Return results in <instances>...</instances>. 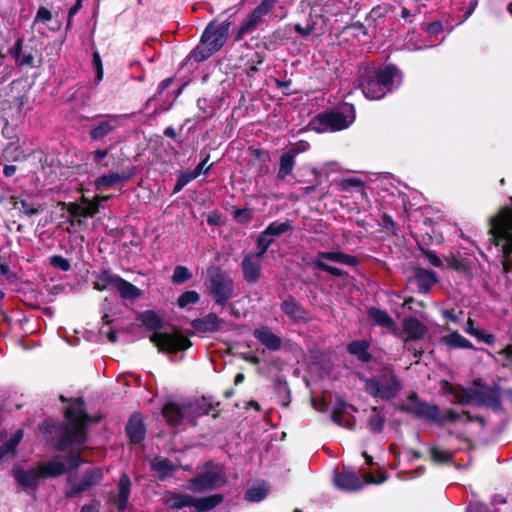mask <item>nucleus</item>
Masks as SVG:
<instances>
[{
	"label": "nucleus",
	"mask_w": 512,
	"mask_h": 512,
	"mask_svg": "<svg viewBox=\"0 0 512 512\" xmlns=\"http://www.w3.org/2000/svg\"><path fill=\"white\" fill-rule=\"evenodd\" d=\"M99 417L87 414L82 398L66 399V496L90 490L103 478L99 467L85 465L79 453L87 440V426Z\"/></svg>",
	"instance_id": "1"
},
{
	"label": "nucleus",
	"mask_w": 512,
	"mask_h": 512,
	"mask_svg": "<svg viewBox=\"0 0 512 512\" xmlns=\"http://www.w3.org/2000/svg\"><path fill=\"white\" fill-rule=\"evenodd\" d=\"M402 81L400 71L387 65L378 69H365L361 75L360 87L367 99L379 100L397 89Z\"/></svg>",
	"instance_id": "2"
},
{
	"label": "nucleus",
	"mask_w": 512,
	"mask_h": 512,
	"mask_svg": "<svg viewBox=\"0 0 512 512\" xmlns=\"http://www.w3.org/2000/svg\"><path fill=\"white\" fill-rule=\"evenodd\" d=\"M139 320L146 328L153 331L150 341L158 347L159 351L174 353L191 346L190 340L179 333L160 332L163 320L155 311H144L139 315Z\"/></svg>",
	"instance_id": "3"
},
{
	"label": "nucleus",
	"mask_w": 512,
	"mask_h": 512,
	"mask_svg": "<svg viewBox=\"0 0 512 512\" xmlns=\"http://www.w3.org/2000/svg\"><path fill=\"white\" fill-rule=\"evenodd\" d=\"M230 23L211 22L204 30L199 44L189 53L187 60L197 63L207 60L226 43Z\"/></svg>",
	"instance_id": "4"
},
{
	"label": "nucleus",
	"mask_w": 512,
	"mask_h": 512,
	"mask_svg": "<svg viewBox=\"0 0 512 512\" xmlns=\"http://www.w3.org/2000/svg\"><path fill=\"white\" fill-rule=\"evenodd\" d=\"M355 120V108L352 104L343 103L336 109L320 113L309 123L311 130L323 133L348 128Z\"/></svg>",
	"instance_id": "5"
},
{
	"label": "nucleus",
	"mask_w": 512,
	"mask_h": 512,
	"mask_svg": "<svg viewBox=\"0 0 512 512\" xmlns=\"http://www.w3.org/2000/svg\"><path fill=\"white\" fill-rule=\"evenodd\" d=\"M64 472V464L58 460L40 463L35 468L24 469L15 467L13 476L17 483L25 489H35L41 478L56 477Z\"/></svg>",
	"instance_id": "6"
},
{
	"label": "nucleus",
	"mask_w": 512,
	"mask_h": 512,
	"mask_svg": "<svg viewBox=\"0 0 512 512\" xmlns=\"http://www.w3.org/2000/svg\"><path fill=\"white\" fill-rule=\"evenodd\" d=\"M364 383L367 393L381 400L393 399L402 389L400 379L393 370L388 368L372 377L365 378Z\"/></svg>",
	"instance_id": "7"
},
{
	"label": "nucleus",
	"mask_w": 512,
	"mask_h": 512,
	"mask_svg": "<svg viewBox=\"0 0 512 512\" xmlns=\"http://www.w3.org/2000/svg\"><path fill=\"white\" fill-rule=\"evenodd\" d=\"M490 231L497 246H501L505 261L512 253V198L511 205L503 207L490 219Z\"/></svg>",
	"instance_id": "8"
},
{
	"label": "nucleus",
	"mask_w": 512,
	"mask_h": 512,
	"mask_svg": "<svg viewBox=\"0 0 512 512\" xmlns=\"http://www.w3.org/2000/svg\"><path fill=\"white\" fill-rule=\"evenodd\" d=\"M406 408L416 416L440 425L446 422H456L462 418L461 414L452 409L441 411L437 405L417 400L415 394L409 397Z\"/></svg>",
	"instance_id": "9"
},
{
	"label": "nucleus",
	"mask_w": 512,
	"mask_h": 512,
	"mask_svg": "<svg viewBox=\"0 0 512 512\" xmlns=\"http://www.w3.org/2000/svg\"><path fill=\"white\" fill-rule=\"evenodd\" d=\"M450 394L460 405L475 404L477 406H493L497 401L496 392L487 386L475 385L470 388L454 387Z\"/></svg>",
	"instance_id": "10"
},
{
	"label": "nucleus",
	"mask_w": 512,
	"mask_h": 512,
	"mask_svg": "<svg viewBox=\"0 0 512 512\" xmlns=\"http://www.w3.org/2000/svg\"><path fill=\"white\" fill-rule=\"evenodd\" d=\"M223 497L214 494L206 497L195 498L187 494L167 493L164 496V504L170 509H181L184 507H193L198 512H205L219 505Z\"/></svg>",
	"instance_id": "11"
},
{
	"label": "nucleus",
	"mask_w": 512,
	"mask_h": 512,
	"mask_svg": "<svg viewBox=\"0 0 512 512\" xmlns=\"http://www.w3.org/2000/svg\"><path fill=\"white\" fill-rule=\"evenodd\" d=\"M226 482L222 466L213 463L205 464L197 476L189 481V489L193 492H204L217 489Z\"/></svg>",
	"instance_id": "12"
},
{
	"label": "nucleus",
	"mask_w": 512,
	"mask_h": 512,
	"mask_svg": "<svg viewBox=\"0 0 512 512\" xmlns=\"http://www.w3.org/2000/svg\"><path fill=\"white\" fill-rule=\"evenodd\" d=\"M277 0H263L257 5L239 27L235 40H241L246 35L256 31L259 25L265 23L272 14Z\"/></svg>",
	"instance_id": "13"
},
{
	"label": "nucleus",
	"mask_w": 512,
	"mask_h": 512,
	"mask_svg": "<svg viewBox=\"0 0 512 512\" xmlns=\"http://www.w3.org/2000/svg\"><path fill=\"white\" fill-rule=\"evenodd\" d=\"M386 480L383 473H379L378 477H374L372 473H367L365 479H362L354 472L344 471L335 475V485L345 491H356L363 488L366 484H380Z\"/></svg>",
	"instance_id": "14"
},
{
	"label": "nucleus",
	"mask_w": 512,
	"mask_h": 512,
	"mask_svg": "<svg viewBox=\"0 0 512 512\" xmlns=\"http://www.w3.org/2000/svg\"><path fill=\"white\" fill-rule=\"evenodd\" d=\"M90 130L92 140H101L123 125L124 116L116 114L97 115L92 118Z\"/></svg>",
	"instance_id": "15"
},
{
	"label": "nucleus",
	"mask_w": 512,
	"mask_h": 512,
	"mask_svg": "<svg viewBox=\"0 0 512 512\" xmlns=\"http://www.w3.org/2000/svg\"><path fill=\"white\" fill-rule=\"evenodd\" d=\"M210 293L215 303L223 306L234 296L232 279L222 273H217L210 279Z\"/></svg>",
	"instance_id": "16"
},
{
	"label": "nucleus",
	"mask_w": 512,
	"mask_h": 512,
	"mask_svg": "<svg viewBox=\"0 0 512 512\" xmlns=\"http://www.w3.org/2000/svg\"><path fill=\"white\" fill-rule=\"evenodd\" d=\"M262 257L255 253H248L242 261L244 279L249 283H256L261 276Z\"/></svg>",
	"instance_id": "17"
},
{
	"label": "nucleus",
	"mask_w": 512,
	"mask_h": 512,
	"mask_svg": "<svg viewBox=\"0 0 512 512\" xmlns=\"http://www.w3.org/2000/svg\"><path fill=\"white\" fill-rule=\"evenodd\" d=\"M367 317L371 325L383 327L391 333L398 335L396 322L385 310L370 307L367 310Z\"/></svg>",
	"instance_id": "18"
},
{
	"label": "nucleus",
	"mask_w": 512,
	"mask_h": 512,
	"mask_svg": "<svg viewBox=\"0 0 512 512\" xmlns=\"http://www.w3.org/2000/svg\"><path fill=\"white\" fill-rule=\"evenodd\" d=\"M403 330L408 335L404 340L405 348L408 350H410V340L422 339L427 333L426 326L415 317H408L404 319Z\"/></svg>",
	"instance_id": "19"
},
{
	"label": "nucleus",
	"mask_w": 512,
	"mask_h": 512,
	"mask_svg": "<svg viewBox=\"0 0 512 512\" xmlns=\"http://www.w3.org/2000/svg\"><path fill=\"white\" fill-rule=\"evenodd\" d=\"M131 480L127 474H122L118 483V493L111 497L112 503L119 512H124L128 507L130 497Z\"/></svg>",
	"instance_id": "20"
},
{
	"label": "nucleus",
	"mask_w": 512,
	"mask_h": 512,
	"mask_svg": "<svg viewBox=\"0 0 512 512\" xmlns=\"http://www.w3.org/2000/svg\"><path fill=\"white\" fill-rule=\"evenodd\" d=\"M224 320L214 313H209L202 318L194 319L191 323L192 327L201 333H212L221 329Z\"/></svg>",
	"instance_id": "21"
},
{
	"label": "nucleus",
	"mask_w": 512,
	"mask_h": 512,
	"mask_svg": "<svg viewBox=\"0 0 512 512\" xmlns=\"http://www.w3.org/2000/svg\"><path fill=\"white\" fill-rule=\"evenodd\" d=\"M253 336L268 350L278 351L282 346V340L267 326L256 328Z\"/></svg>",
	"instance_id": "22"
},
{
	"label": "nucleus",
	"mask_w": 512,
	"mask_h": 512,
	"mask_svg": "<svg viewBox=\"0 0 512 512\" xmlns=\"http://www.w3.org/2000/svg\"><path fill=\"white\" fill-rule=\"evenodd\" d=\"M126 433L131 442L138 444L145 437V426L142 420V417L139 414H133L127 425H126Z\"/></svg>",
	"instance_id": "23"
},
{
	"label": "nucleus",
	"mask_w": 512,
	"mask_h": 512,
	"mask_svg": "<svg viewBox=\"0 0 512 512\" xmlns=\"http://www.w3.org/2000/svg\"><path fill=\"white\" fill-rule=\"evenodd\" d=\"M99 211V203L89 200H83L79 204L66 205V212L73 217H91Z\"/></svg>",
	"instance_id": "24"
},
{
	"label": "nucleus",
	"mask_w": 512,
	"mask_h": 512,
	"mask_svg": "<svg viewBox=\"0 0 512 512\" xmlns=\"http://www.w3.org/2000/svg\"><path fill=\"white\" fill-rule=\"evenodd\" d=\"M177 468L176 464L166 458L157 457L151 461V469L160 480L172 476Z\"/></svg>",
	"instance_id": "25"
},
{
	"label": "nucleus",
	"mask_w": 512,
	"mask_h": 512,
	"mask_svg": "<svg viewBox=\"0 0 512 512\" xmlns=\"http://www.w3.org/2000/svg\"><path fill=\"white\" fill-rule=\"evenodd\" d=\"M315 258H319L321 260L325 259L351 267H355L358 264V259L355 256L343 253L341 251H320Z\"/></svg>",
	"instance_id": "26"
},
{
	"label": "nucleus",
	"mask_w": 512,
	"mask_h": 512,
	"mask_svg": "<svg viewBox=\"0 0 512 512\" xmlns=\"http://www.w3.org/2000/svg\"><path fill=\"white\" fill-rule=\"evenodd\" d=\"M415 280L417 282L419 292L422 294H427L431 287L437 283L435 273L423 268L416 270Z\"/></svg>",
	"instance_id": "27"
},
{
	"label": "nucleus",
	"mask_w": 512,
	"mask_h": 512,
	"mask_svg": "<svg viewBox=\"0 0 512 512\" xmlns=\"http://www.w3.org/2000/svg\"><path fill=\"white\" fill-rule=\"evenodd\" d=\"M115 289H117L122 298L128 300L137 299L142 295V291L138 287L126 281L120 276L119 279H116Z\"/></svg>",
	"instance_id": "28"
},
{
	"label": "nucleus",
	"mask_w": 512,
	"mask_h": 512,
	"mask_svg": "<svg viewBox=\"0 0 512 512\" xmlns=\"http://www.w3.org/2000/svg\"><path fill=\"white\" fill-rule=\"evenodd\" d=\"M162 414L168 424L176 426L182 423L184 412L180 406L170 402L164 405Z\"/></svg>",
	"instance_id": "29"
},
{
	"label": "nucleus",
	"mask_w": 512,
	"mask_h": 512,
	"mask_svg": "<svg viewBox=\"0 0 512 512\" xmlns=\"http://www.w3.org/2000/svg\"><path fill=\"white\" fill-rule=\"evenodd\" d=\"M369 343L365 340L352 341L347 350L350 354L356 356L362 362H368L371 358L369 352Z\"/></svg>",
	"instance_id": "30"
},
{
	"label": "nucleus",
	"mask_w": 512,
	"mask_h": 512,
	"mask_svg": "<svg viewBox=\"0 0 512 512\" xmlns=\"http://www.w3.org/2000/svg\"><path fill=\"white\" fill-rule=\"evenodd\" d=\"M22 438V430H17L7 442L0 446V461L6 460L14 455L15 448L20 443Z\"/></svg>",
	"instance_id": "31"
},
{
	"label": "nucleus",
	"mask_w": 512,
	"mask_h": 512,
	"mask_svg": "<svg viewBox=\"0 0 512 512\" xmlns=\"http://www.w3.org/2000/svg\"><path fill=\"white\" fill-rule=\"evenodd\" d=\"M282 312L294 321H300L305 318V312L302 307L293 299L285 300L281 304Z\"/></svg>",
	"instance_id": "32"
},
{
	"label": "nucleus",
	"mask_w": 512,
	"mask_h": 512,
	"mask_svg": "<svg viewBox=\"0 0 512 512\" xmlns=\"http://www.w3.org/2000/svg\"><path fill=\"white\" fill-rule=\"evenodd\" d=\"M116 279H119L118 275L103 271L97 276L93 286L99 291L110 290L116 287Z\"/></svg>",
	"instance_id": "33"
},
{
	"label": "nucleus",
	"mask_w": 512,
	"mask_h": 512,
	"mask_svg": "<svg viewBox=\"0 0 512 512\" xmlns=\"http://www.w3.org/2000/svg\"><path fill=\"white\" fill-rule=\"evenodd\" d=\"M295 164L296 161L293 154H290L288 151L283 153L279 160V170L277 173L278 179L283 180L289 176L292 173Z\"/></svg>",
	"instance_id": "34"
},
{
	"label": "nucleus",
	"mask_w": 512,
	"mask_h": 512,
	"mask_svg": "<svg viewBox=\"0 0 512 512\" xmlns=\"http://www.w3.org/2000/svg\"><path fill=\"white\" fill-rule=\"evenodd\" d=\"M442 343L452 348L471 349L472 343L458 332H452L441 339Z\"/></svg>",
	"instance_id": "35"
},
{
	"label": "nucleus",
	"mask_w": 512,
	"mask_h": 512,
	"mask_svg": "<svg viewBox=\"0 0 512 512\" xmlns=\"http://www.w3.org/2000/svg\"><path fill=\"white\" fill-rule=\"evenodd\" d=\"M130 175L124 173L111 172L106 175H102L95 180V185L100 187H112L120 182L127 181Z\"/></svg>",
	"instance_id": "36"
},
{
	"label": "nucleus",
	"mask_w": 512,
	"mask_h": 512,
	"mask_svg": "<svg viewBox=\"0 0 512 512\" xmlns=\"http://www.w3.org/2000/svg\"><path fill=\"white\" fill-rule=\"evenodd\" d=\"M268 493V488L264 483L257 484L249 488L245 493V499L250 502L262 501Z\"/></svg>",
	"instance_id": "37"
},
{
	"label": "nucleus",
	"mask_w": 512,
	"mask_h": 512,
	"mask_svg": "<svg viewBox=\"0 0 512 512\" xmlns=\"http://www.w3.org/2000/svg\"><path fill=\"white\" fill-rule=\"evenodd\" d=\"M385 423V417L382 414L381 410L377 407H373L372 413L368 420V428L373 433L381 432Z\"/></svg>",
	"instance_id": "38"
},
{
	"label": "nucleus",
	"mask_w": 512,
	"mask_h": 512,
	"mask_svg": "<svg viewBox=\"0 0 512 512\" xmlns=\"http://www.w3.org/2000/svg\"><path fill=\"white\" fill-rule=\"evenodd\" d=\"M291 229L290 222H272L268 225V227L263 231L268 237L273 238L275 240L276 237L286 233Z\"/></svg>",
	"instance_id": "39"
},
{
	"label": "nucleus",
	"mask_w": 512,
	"mask_h": 512,
	"mask_svg": "<svg viewBox=\"0 0 512 512\" xmlns=\"http://www.w3.org/2000/svg\"><path fill=\"white\" fill-rule=\"evenodd\" d=\"M89 100L88 87L81 86L77 88L69 97V101L75 103L77 107H84Z\"/></svg>",
	"instance_id": "40"
},
{
	"label": "nucleus",
	"mask_w": 512,
	"mask_h": 512,
	"mask_svg": "<svg viewBox=\"0 0 512 512\" xmlns=\"http://www.w3.org/2000/svg\"><path fill=\"white\" fill-rule=\"evenodd\" d=\"M454 453L451 451L442 450L436 446L430 448V457L435 463H446L453 458Z\"/></svg>",
	"instance_id": "41"
},
{
	"label": "nucleus",
	"mask_w": 512,
	"mask_h": 512,
	"mask_svg": "<svg viewBox=\"0 0 512 512\" xmlns=\"http://www.w3.org/2000/svg\"><path fill=\"white\" fill-rule=\"evenodd\" d=\"M200 300V295L196 291H186L182 293L177 300L180 308H185L188 305L196 304Z\"/></svg>",
	"instance_id": "42"
},
{
	"label": "nucleus",
	"mask_w": 512,
	"mask_h": 512,
	"mask_svg": "<svg viewBox=\"0 0 512 512\" xmlns=\"http://www.w3.org/2000/svg\"><path fill=\"white\" fill-rule=\"evenodd\" d=\"M312 262L316 268L324 272H327L332 276L342 277L344 275V271L342 269L331 266L319 258H314Z\"/></svg>",
	"instance_id": "43"
},
{
	"label": "nucleus",
	"mask_w": 512,
	"mask_h": 512,
	"mask_svg": "<svg viewBox=\"0 0 512 512\" xmlns=\"http://www.w3.org/2000/svg\"><path fill=\"white\" fill-rule=\"evenodd\" d=\"M274 242L273 238L268 237L265 232H261L257 239V252H254L255 254L263 257L264 254L267 252L270 245Z\"/></svg>",
	"instance_id": "44"
},
{
	"label": "nucleus",
	"mask_w": 512,
	"mask_h": 512,
	"mask_svg": "<svg viewBox=\"0 0 512 512\" xmlns=\"http://www.w3.org/2000/svg\"><path fill=\"white\" fill-rule=\"evenodd\" d=\"M192 277L190 271L184 266H176L173 272L172 281L181 284L188 281Z\"/></svg>",
	"instance_id": "45"
},
{
	"label": "nucleus",
	"mask_w": 512,
	"mask_h": 512,
	"mask_svg": "<svg viewBox=\"0 0 512 512\" xmlns=\"http://www.w3.org/2000/svg\"><path fill=\"white\" fill-rule=\"evenodd\" d=\"M209 160V155H207L192 171H189V173L192 175V178L196 179L201 174H206L211 169L212 164L207 165V162Z\"/></svg>",
	"instance_id": "46"
},
{
	"label": "nucleus",
	"mask_w": 512,
	"mask_h": 512,
	"mask_svg": "<svg viewBox=\"0 0 512 512\" xmlns=\"http://www.w3.org/2000/svg\"><path fill=\"white\" fill-rule=\"evenodd\" d=\"M92 63L96 73L95 81L99 83L103 79V65L99 52L95 51L93 53Z\"/></svg>",
	"instance_id": "47"
},
{
	"label": "nucleus",
	"mask_w": 512,
	"mask_h": 512,
	"mask_svg": "<svg viewBox=\"0 0 512 512\" xmlns=\"http://www.w3.org/2000/svg\"><path fill=\"white\" fill-rule=\"evenodd\" d=\"M423 255L429 265H431L433 267H437V268L443 267V261L434 251H430V250L423 251Z\"/></svg>",
	"instance_id": "48"
},
{
	"label": "nucleus",
	"mask_w": 512,
	"mask_h": 512,
	"mask_svg": "<svg viewBox=\"0 0 512 512\" xmlns=\"http://www.w3.org/2000/svg\"><path fill=\"white\" fill-rule=\"evenodd\" d=\"M195 180L189 172L182 173L175 184L174 193L180 192L188 183Z\"/></svg>",
	"instance_id": "49"
},
{
	"label": "nucleus",
	"mask_w": 512,
	"mask_h": 512,
	"mask_svg": "<svg viewBox=\"0 0 512 512\" xmlns=\"http://www.w3.org/2000/svg\"><path fill=\"white\" fill-rule=\"evenodd\" d=\"M24 40L23 38L17 39L13 46H11L8 50L9 55L15 60V63L21 57V51L23 48Z\"/></svg>",
	"instance_id": "50"
},
{
	"label": "nucleus",
	"mask_w": 512,
	"mask_h": 512,
	"mask_svg": "<svg viewBox=\"0 0 512 512\" xmlns=\"http://www.w3.org/2000/svg\"><path fill=\"white\" fill-rule=\"evenodd\" d=\"M51 18H52L51 12L45 7H40L35 16V22L46 23V22L50 21Z\"/></svg>",
	"instance_id": "51"
},
{
	"label": "nucleus",
	"mask_w": 512,
	"mask_h": 512,
	"mask_svg": "<svg viewBox=\"0 0 512 512\" xmlns=\"http://www.w3.org/2000/svg\"><path fill=\"white\" fill-rule=\"evenodd\" d=\"M445 262H446L447 266L451 269H454L456 271L464 270L463 263L454 255H450V256L446 257Z\"/></svg>",
	"instance_id": "52"
},
{
	"label": "nucleus",
	"mask_w": 512,
	"mask_h": 512,
	"mask_svg": "<svg viewBox=\"0 0 512 512\" xmlns=\"http://www.w3.org/2000/svg\"><path fill=\"white\" fill-rule=\"evenodd\" d=\"M309 146L308 142L299 141L288 152L296 157L298 154L306 152L309 149Z\"/></svg>",
	"instance_id": "53"
},
{
	"label": "nucleus",
	"mask_w": 512,
	"mask_h": 512,
	"mask_svg": "<svg viewBox=\"0 0 512 512\" xmlns=\"http://www.w3.org/2000/svg\"><path fill=\"white\" fill-rule=\"evenodd\" d=\"M479 341H482L486 344H493L495 341L494 335L485 332L484 330H477L476 334L474 335Z\"/></svg>",
	"instance_id": "54"
},
{
	"label": "nucleus",
	"mask_w": 512,
	"mask_h": 512,
	"mask_svg": "<svg viewBox=\"0 0 512 512\" xmlns=\"http://www.w3.org/2000/svg\"><path fill=\"white\" fill-rule=\"evenodd\" d=\"M234 217L238 219L239 221L245 223L250 221L252 215L249 209H235L234 211Z\"/></svg>",
	"instance_id": "55"
},
{
	"label": "nucleus",
	"mask_w": 512,
	"mask_h": 512,
	"mask_svg": "<svg viewBox=\"0 0 512 512\" xmlns=\"http://www.w3.org/2000/svg\"><path fill=\"white\" fill-rule=\"evenodd\" d=\"M332 419L335 423H337L338 425L340 426H345V427H348V428H352L353 425L350 423V422H344L343 421V414L342 412L339 410V409H336L333 411L332 413Z\"/></svg>",
	"instance_id": "56"
},
{
	"label": "nucleus",
	"mask_w": 512,
	"mask_h": 512,
	"mask_svg": "<svg viewBox=\"0 0 512 512\" xmlns=\"http://www.w3.org/2000/svg\"><path fill=\"white\" fill-rule=\"evenodd\" d=\"M16 65L32 67L34 65V56L31 53L21 55V57L16 62Z\"/></svg>",
	"instance_id": "57"
},
{
	"label": "nucleus",
	"mask_w": 512,
	"mask_h": 512,
	"mask_svg": "<svg viewBox=\"0 0 512 512\" xmlns=\"http://www.w3.org/2000/svg\"><path fill=\"white\" fill-rule=\"evenodd\" d=\"M467 512H489L487 506L481 502L473 501L470 502Z\"/></svg>",
	"instance_id": "58"
},
{
	"label": "nucleus",
	"mask_w": 512,
	"mask_h": 512,
	"mask_svg": "<svg viewBox=\"0 0 512 512\" xmlns=\"http://www.w3.org/2000/svg\"><path fill=\"white\" fill-rule=\"evenodd\" d=\"M341 186H342L343 190H346L349 187H357L358 188V187L362 186V182L359 179L350 178V179L343 180L341 183Z\"/></svg>",
	"instance_id": "59"
},
{
	"label": "nucleus",
	"mask_w": 512,
	"mask_h": 512,
	"mask_svg": "<svg viewBox=\"0 0 512 512\" xmlns=\"http://www.w3.org/2000/svg\"><path fill=\"white\" fill-rule=\"evenodd\" d=\"M294 29L297 33H299L302 36H309L312 33L314 27L312 25H307L306 27H303L301 24H296L294 26Z\"/></svg>",
	"instance_id": "60"
},
{
	"label": "nucleus",
	"mask_w": 512,
	"mask_h": 512,
	"mask_svg": "<svg viewBox=\"0 0 512 512\" xmlns=\"http://www.w3.org/2000/svg\"><path fill=\"white\" fill-rule=\"evenodd\" d=\"M50 263L53 266L64 270V257L59 256V255L52 256L50 258Z\"/></svg>",
	"instance_id": "61"
},
{
	"label": "nucleus",
	"mask_w": 512,
	"mask_h": 512,
	"mask_svg": "<svg viewBox=\"0 0 512 512\" xmlns=\"http://www.w3.org/2000/svg\"><path fill=\"white\" fill-rule=\"evenodd\" d=\"M82 2L83 0H76L75 4L68 11L69 18L73 17L78 12L82 7Z\"/></svg>",
	"instance_id": "62"
},
{
	"label": "nucleus",
	"mask_w": 512,
	"mask_h": 512,
	"mask_svg": "<svg viewBox=\"0 0 512 512\" xmlns=\"http://www.w3.org/2000/svg\"><path fill=\"white\" fill-rule=\"evenodd\" d=\"M383 222L385 227L389 230H395L396 224L390 216L384 215Z\"/></svg>",
	"instance_id": "63"
},
{
	"label": "nucleus",
	"mask_w": 512,
	"mask_h": 512,
	"mask_svg": "<svg viewBox=\"0 0 512 512\" xmlns=\"http://www.w3.org/2000/svg\"><path fill=\"white\" fill-rule=\"evenodd\" d=\"M477 330H479V329L474 327L473 320L472 319H468L467 325L465 327V331L468 334H470L471 336H474L476 334Z\"/></svg>",
	"instance_id": "64"
}]
</instances>
